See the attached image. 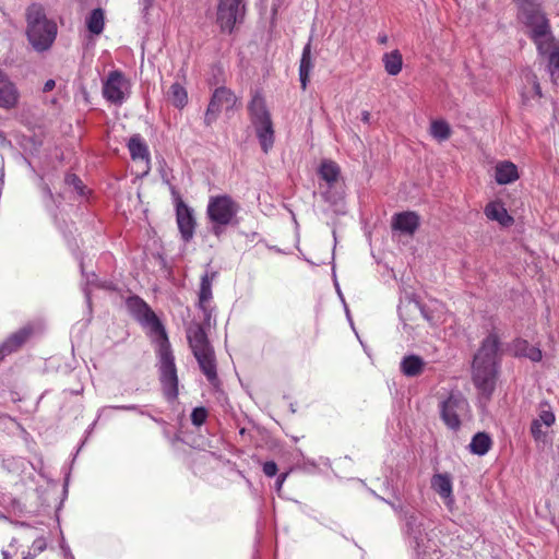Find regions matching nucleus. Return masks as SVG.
Returning <instances> with one entry per match:
<instances>
[{"label": "nucleus", "mask_w": 559, "mask_h": 559, "mask_svg": "<svg viewBox=\"0 0 559 559\" xmlns=\"http://www.w3.org/2000/svg\"><path fill=\"white\" fill-rule=\"evenodd\" d=\"M500 338L490 332L480 343L473 359V382L486 399H490L496 385L500 364Z\"/></svg>", "instance_id": "1"}, {"label": "nucleus", "mask_w": 559, "mask_h": 559, "mask_svg": "<svg viewBox=\"0 0 559 559\" xmlns=\"http://www.w3.org/2000/svg\"><path fill=\"white\" fill-rule=\"evenodd\" d=\"M58 33L57 24L49 20L40 4L33 3L26 10V37L32 48L44 52L51 48Z\"/></svg>", "instance_id": "2"}, {"label": "nucleus", "mask_w": 559, "mask_h": 559, "mask_svg": "<svg viewBox=\"0 0 559 559\" xmlns=\"http://www.w3.org/2000/svg\"><path fill=\"white\" fill-rule=\"evenodd\" d=\"M240 204L229 194L211 195L206 206L210 231L219 238L228 226L239 224Z\"/></svg>", "instance_id": "3"}, {"label": "nucleus", "mask_w": 559, "mask_h": 559, "mask_svg": "<svg viewBox=\"0 0 559 559\" xmlns=\"http://www.w3.org/2000/svg\"><path fill=\"white\" fill-rule=\"evenodd\" d=\"M248 112L261 148L267 153L273 147L275 135L271 112L261 92L255 91L252 94L248 104Z\"/></svg>", "instance_id": "4"}, {"label": "nucleus", "mask_w": 559, "mask_h": 559, "mask_svg": "<svg viewBox=\"0 0 559 559\" xmlns=\"http://www.w3.org/2000/svg\"><path fill=\"white\" fill-rule=\"evenodd\" d=\"M157 355L159 380L164 395L168 401H174L178 396V377L175 357L167 335L159 340Z\"/></svg>", "instance_id": "5"}, {"label": "nucleus", "mask_w": 559, "mask_h": 559, "mask_svg": "<svg viewBox=\"0 0 559 559\" xmlns=\"http://www.w3.org/2000/svg\"><path fill=\"white\" fill-rule=\"evenodd\" d=\"M518 7V19L526 27L528 33L537 32V35L544 34V31L550 27L549 20L543 11L542 4L536 0H513Z\"/></svg>", "instance_id": "6"}, {"label": "nucleus", "mask_w": 559, "mask_h": 559, "mask_svg": "<svg viewBox=\"0 0 559 559\" xmlns=\"http://www.w3.org/2000/svg\"><path fill=\"white\" fill-rule=\"evenodd\" d=\"M468 407L467 400L461 393H451L440 404V416L448 428L459 430L461 427L460 414Z\"/></svg>", "instance_id": "7"}, {"label": "nucleus", "mask_w": 559, "mask_h": 559, "mask_svg": "<svg viewBox=\"0 0 559 559\" xmlns=\"http://www.w3.org/2000/svg\"><path fill=\"white\" fill-rule=\"evenodd\" d=\"M236 103L237 97L230 88L225 86L216 87L210 99L204 116V123L211 126L217 119L223 108L230 110L235 107Z\"/></svg>", "instance_id": "8"}, {"label": "nucleus", "mask_w": 559, "mask_h": 559, "mask_svg": "<svg viewBox=\"0 0 559 559\" xmlns=\"http://www.w3.org/2000/svg\"><path fill=\"white\" fill-rule=\"evenodd\" d=\"M245 12L243 0H219L217 7V23L222 31L231 33Z\"/></svg>", "instance_id": "9"}, {"label": "nucleus", "mask_w": 559, "mask_h": 559, "mask_svg": "<svg viewBox=\"0 0 559 559\" xmlns=\"http://www.w3.org/2000/svg\"><path fill=\"white\" fill-rule=\"evenodd\" d=\"M176 221L181 239L189 242L194 236L197 222L192 207L187 205L180 197L176 200Z\"/></svg>", "instance_id": "10"}, {"label": "nucleus", "mask_w": 559, "mask_h": 559, "mask_svg": "<svg viewBox=\"0 0 559 559\" xmlns=\"http://www.w3.org/2000/svg\"><path fill=\"white\" fill-rule=\"evenodd\" d=\"M126 85L123 73L119 70L111 71L103 83V95L111 104L121 105L126 99L123 92Z\"/></svg>", "instance_id": "11"}, {"label": "nucleus", "mask_w": 559, "mask_h": 559, "mask_svg": "<svg viewBox=\"0 0 559 559\" xmlns=\"http://www.w3.org/2000/svg\"><path fill=\"white\" fill-rule=\"evenodd\" d=\"M127 306L138 319L144 320L146 323L151 324L153 329L159 333L160 338L167 335L156 314L142 298L139 296L129 297L127 299Z\"/></svg>", "instance_id": "12"}, {"label": "nucleus", "mask_w": 559, "mask_h": 559, "mask_svg": "<svg viewBox=\"0 0 559 559\" xmlns=\"http://www.w3.org/2000/svg\"><path fill=\"white\" fill-rule=\"evenodd\" d=\"M403 520L405 533L413 539L415 549L419 552L426 538L424 515L416 511H405Z\"/></svg>", "instance_id": "13"}, {"label": "nucleus", "mask_w": 559, "mask_h": 559, "mask_svg": "<svg viewBox=\"0 0 559 559\" xmlns=\"http://www.w3.org/2000/svg\"><path fill=\"white\" fill-rule=\"evenodd\" d=\"M33 329L31 326H23L16 332L12 333L3 343L0 344V361L7 356L17 352L31 337Z\"/></svg>", "instance_id": "14"}, {"label": "nucleus", "mask_w": 559, "mask_h": 559, "mask_svg": "<svg viewBox=\"0 0 559 559\" xmlns=\"http://www.w3.org/2000/svg\"><path fill=\"white\" fill-rule=\"evenodd\" d=\"M19 91L8 74L0 68V107L14 108L19 100Z\"/></svg>", "instance_id": "15"}, {"label": "nucleus", "mask_w": 559, "mask_h": 559, "mask_svg": "<svg viewBox=\"0 0 559 559\" xmlns=\"http://www.w3.org/2000/svg\"><path fill=\"white\" fill-rule=\"evenodd\" d=\"M187 338L193 355L213 349L200 323H191L187 328Z\"/></svg>", "instance_id": "16"}, {"label": "nucleus", "mask_w": 559, "mask_h": 559, "mask_svg": "<svg viewBox=\"0 0 559 559\" xmlns=\"http://www.w3.org/2000/svg\"><path fill=\"white\" fill-rule=\"evenodd\" d=\"M193 356L195 357L199 367L203 374L206 377L207 381L212 385H216L218 383V377L214 350L210 349L203 353L195 354Z\"/></svg>", "instance_id": "17"}, {"label": "nucleus", "mask_w": 559, "mask_h": 559, "mask_svg": "<svg viewBox=\"0 0 559 559\" xmlns=\"http://www.w3.org/2000/svg\"><path fill=\"white\" fill-rule=\"evenodd\" d=\"M528 36L536 45L538 55L547 57V59H549V56L552 51L559 48V43L556 41L551 32V27L545 29L544 34L542 35H537V32H535L528 33Z\"/></svg>", "instance_id": "18"}, {"label": "nucleus", "mask_w": 559, "mask_h": 559, "mask_svg": "<svg viewBox=\"0 0 559 559\" xmlns=\"http://www.w3.org/2000/svg\"><path fill=\"white\" fill-rule=\"evenodd\" d=\"M419 227V216L415 212H402L393 216L392 228L413 235Z\"/></svg>", "instance_id": "19"}, {"label": "nucleus", "mask_w": 559, "mask_h": 559, "mask_svg": "<svg viewBox=\"0 0 559 559\" xmlns=\"http://www.w3.org/2000/svg\"><path fill=\"white\" fill-rule=\"evenodd\" d=\"M311 41L312 37L309 38L308 43L305 45L299 62V81L300 86L305 91L308 86L310 75L314 68V61L311 53Z\"/></svg>", "instance_id": "20"}, {"label": "nucleus", "mask_w": 559, "mask_h": 559, "mask_svg": "<svg viewBox=\"0 0 559 559\" xmlns=\"http://www.w3.org/2000/svg\"><path fill=\"white\" fill-rule=\"evenodd\" d=\"M518 167L510 160L497 163L495 167V179L498 185H510L519 179Z\"/></svg>", "instance_id": "21"}, {"label": "nucleus", "mask_w": 559, "mask_h": 559, "mask_svg": "<svg viewBox=\"0 0 559 559\" xmlns=\"http://www.w3.org/2000/svg\"><path fill=\"white\" fill-rule=\"evenodd\" d=\"M485 215L488 219L496 221L502 226H510L513 223V217L500 202H489L485 207Z\"/></svg>", "instance_id": "22"}, {"label": "nucleus", "mask_w": 559, "mask_h": 559, "mask_svg": "<svg viewBox=\"0 0 559 559\" xmlns=\"http://www.w3.org/2000/svg\"><path fill=\"white\" fill-rule=\"evenodd\" d=\"M217 273H205L201 277L200 289H199V307L209 317L205 305L212 299V284Z\"/></svg>", "instance_id": "23"}, {"label": "nucleus", "mask_w": 559, "mask_h": 559, "mask_svg": "<svg viewBox=\"0 0 559 559\" xmlns=\"http://www.w3.org/2000/svg\"><path fill=\"white\" fill-rule=\"evenodd\" d=\"M128 150L133 160H150V151L141 134H133L128 141Z\"/></svg>", "instance_id": "24"}, {"label": "nucleus", "mask_w": 559, "mask_h": 559, "mask_svg": "<svg viewBox=\"0 0 559 559\" xmlns=\"http://www.w3.org/2000/svg\"><path fill=\"white\" fill-rule=\"evenodd\" d=\"M425 362L421 357L417 355L405 356L401 361V371L406 377H417L424 370Z\"/></svg>", "instance_id": "25"}, {"label": "nucleus", "mask_w": 559, "mask_h": 559, "mask_svg": "<svg viewBox=\"0 0 559 559\" xmlns=\"http://www.w3.org/2000/svg\"><path fill=\"white\" fill-rule=\"evenodd\" d=\"M492 440L487 432H477L473 436L468 450L471 453L483 456L490 450Z\"/></svg>", "instance_id": "26"}, {"label": "nucleus", "mask_w": 559, "mask_h": 559, "mask_svg": "<svg viewBox=\"0 0 559 559\" xmlns=\"http://www.w3.org/2000/svg\"><path fill=\"white\" fill-rule=\"evenodd\" d=\"M514 352L516 356L528 358L535 362L540 361L543 358L542 350L538 347L531 345L525 340L515 341Z\"/></svg>", "instance_id": "27"}, {"label": "nucleus", "mask_w": 559, "mask_h": 559, "mask_svg": "<svg viewBox=\"0 0 559 559\" xmlns=\"http://www.w3.org/2000/svg\"><path fill=\"white\" fill-rule=\"evenodd\" d=\"M341 175L340 166L333 160H323L319 167V176L333 187Z\"/></svg>", "instance_id": "28"}, {"label": "nucleus", "mask_w": 559, "mask_h": 559, "mask_svg": "<svg viewBox=\"0 0 559 559\" xmlns=\"http://www.w3.org/2000/svg\"><path fill=\"white\" fill-rule=\"evenodd\" d=\"M384 69L390 75H397L403 66V58L399 50L384 53L383 58Z\"/></svg>", "instance_id": "29"}, {"label": "nucleus", "mask_w": 559, "mask_h": 559, "mask_svg": "<svg viewBox=\"0 0 559 559\" xmlns=\"http://www.w3.org/2000/svg\"><path fill=\"white\" fill-rule=\"evenodd\" d=\"M431 486L442 498H449L452 493L451 478L447 474H437L432 477Z\"/></svg>", "instance_id": "30"}, {"label": "nucleus", "mask_w": 559, "mask_h": 559, "mask_svg": "<svg viewBox=\"0 0 559 559\" xmlns=\"http://www.w3.org/2000/svg\"><path fill=\"white\" fill-rule=\"evenodd\" d=\"M168 97L171 104L177 108H183L188 103V93L178 82L170 85Z\"/></svg>", "instance_id": "31"}, {"label": "nucleus", "mask_w": 559, "mask_h": 559, "mask_svg": "<svg viewBox=\"0 0 559 559\" xmlns=\"http://www.w3.org/2000/svg\"><path fill=\"white\" fill-rule=\"evenodd\" d=\"M86 26L94 35H99L104 31V11L100 8L91 12L86 19Z\"/></svg>", "instance_id": "32"}, {"label": "nucleus", "mask_w": 559, "mask_h": 559, "mask_svg": "<svg viewBox=\"0 0 559 559\" xmlns=\"http://www.w3.org/2000/svg\"><path fill=\"white\" fill-rule=\"evenodd\" d=\"M430 133L438 141H445L451 136L450 124L445 120H435L430 124Z\"/></svg>", "instance_id": "33"}, {"label": "nucleus", "mask_w": 559, "mask_h": 559, "mask_svg": "<svg viewBox=\"0 0 559 559\" xmlns=\"http://www.w3.org/2000/svg\"><path fill=\"white\" fill-rule=\"evenodd\" d=\"M548 72L555 83L559 82V48L551 52L548 59Z\"/></svg>", "instance_id": "34"}, {"label": "nucleus", "mask_w": 559, "mask_h": 559, "mask_svg": "<svg viewBox=\"0 0 559 559\" xmlns=\"http://www.w3.org/2000/svg\"><path fill=\"white\" fill-rule=\"evenodd\" d=\"M207 418V411L204 407H195L191 413V421L194 426H202Z\"/></svg>", "instance_id": "35"}, {"label": "nucleus", "mask_w": 559, "mask_h": 559, "mask_svg": "<svg viewBox=\"0 0 559 559\" xmlns=\"http://www.w3.org/2000/svg\"><path fill=\"white\" fill-rule=\"evenodd\" d=\"M543 426L539 419H534L531 424V433L536 441L545 440L546 431L543 429Z\"/></svg>", "instance_id": "36"}, {"label": "nucleus", "mask_w": 559, "mask_h": 559, "mask_svg": "<svg viewBox=\"0 0 559 559\" xmlns=\"http://www.w3.org/2000/svg\"><path fill=\"white\" fill-rule=\"evenodd\" d=\"M66 182L69 186H72L79 194H83L84 185L75 174L67 175Z\"/></svg>", "instance_id": "37"}, {"label": "nucleus", "mask_w": 559, "mask_h": 559, "mask_svg": "<svg viewBox=\"0 0 559 559\" xmlns=\"http://www.w3.org/2000/svg\"><path fill=\"white\" fill-rule=\"evenodd\" d=\"M537 419L540 420L542 425L550 427L555 423V415L551 411L542 409Z\"/></svg>", "instance_id": "38"}, {"label": "nucleus", "mask_w": 559, "mask_h": 559, "mask_svg": "<svg viewBox=\"0 0 559 559\" xmlns=\"http://www.w3.org/2000/svg\"><path fill=\"white\" fill-rule=\"evenodd\" d=\"M263 473L267 477H273L277 473V465L274 461H267L263 464Z\"/></svg>", "instance_id": "39"}, {"label": "nucleus", "mask_w": 559, "mask_h": 559, "mask_svg": "<svg viewBox=\"0 0 559 559\" xmlns=\"http://www.w3.org/2000/svg\"><path fill=\"white\" fill-rule=\"evenodd\" d=\"M527 81L533 84V88H534L535 94L538 97H542L543 96L542 87H540V84L538 82V79H537L536 74H534V73L527 74Z\"/></svg>", "instance_id": "40"}, {"label": "nucleus", "mask_w": 559, "mask_h": 559, "mask_svg": "<svg viewBox=\"0 0 559 559\" xmlns=\"http://www.w3.org/2000/svg\"><path fill=\"white\" fill-rule=\"evenodd\" d=\"M46 540L44 538H36L33 542L32 549L36 552V556L46 549Z\"/></svg>", "instance_id": "41"}, {"label": "nucleus", "mask_w": 559, "mask_h": 559, "mask_svg": "<svg viewBox=\"0 0 559 559\" xmlns=\"http://www.w3.org/2000/svg\"><path fill=\"white\" fill-rule=\"evenodd\" d=\"M415 306L419 309L421 316L428 321V322H431L433 317L431 314V312L426 308V306H424L421 302H419L418 300H415Z\"/></svg>", "instance_id": "42"}, {"label": "nucleus", "mask_w": 559, "mask_h": 559, "mask_svg": "<svg viewBox=\"0 0 559 559\" xmlns=\"http://www.w3.org/2000/svg\"><path fill=\"white\" fill-rule=\"evenodd\" d=\"M382 501L386 502L388 504L391 506V508L400 515L404 519V512L407 511L406 509H404L403 507L401 506H396L395 503L391 502V501H388L383 498H380Z\"/></svg>", "instance_id": "43"}, {"label": "nucleus", "mask_w": 559, "mask_h": 559, "mask_svg": "<svg viewBox=\"0 0 559 559\" xmlns=\"http://www.w3.org/2000/svg\"><path fill=\"white\" fill-rule=\"evenodd\" d=\"M124 411H126V412H132V411H135V412H138L140 415H145V411H144L142 407H140L139 405H135V404L126 405Z\"/></svg>", "instance_id": "44"}, {"label": "nucleus", "mask_w": 559, "mask_h": 559, "mask_svg": "<svg viewBox=\"0 0 559 559\" xmlns=\"http://www.w3.org/2000/svg\"><path fill=\"white\" fill-rule=\"evenodd\" d=\"M144 416H147L148 418H151L153 421H155L156 424L160 425L162 427H165V428L168 427V424L164 419L157 418V417L153 416L152 414H150L147 412H145Z\"/></svg>", "instance_id": "45"}, {"label": "nucleus", "mask_w": 559, "mask_h": 559, "mask_svg": "<svg viewBox=\"0 0 559 559\" xmlns=\"http://www.w3.org/2000/svg\"><path fill=\"white\" fill-rule=\"evenodd\" d=\"M55 86H56V82H55V80H52V79L47 80V81L45 82V84H44V88H43V91H44L45 93L50 92V91H52V90H53V87H55Z\"/></svg>", "instance_id": "46"}, {"label": "nucleus", "mask_w": 559, "mask_h": 559, "mask_svg": "<svg viewBox=\"0 0 559 559\" xmlns=\"http://www.w3.org/2000/svg\"><path fill=\"white\" fill-rule=\"evenodd\" d=\"M370 118H371V115L369 111L367 110H364L361 112V121L365 122V123H369L370 122Z\"/></svg>", "instance_id": "47"}, {"label": "nucleus", "mask_w": 559, "mask_h": 559, "mask_svg": "<svg viewBox=\"0 0 559 559\" xmlns=\"http://www.w3.org/2000/svg\"><path fill=\"white\" fill-rule=\"evenodd\" d=\"M286 477H287V473H282V474L278 476V478H277V480H276V486H277L278 488H280V487L282 486V484L285 481Z\"/></svg>", "instance_id": "48"}, {"label": "nucleus", "mask_w": 559, "mask_h": 559, "mask_svg": "<svg viewBox=\"0 0 559 559\" xmlns=\"http://www.w3.org/2000/svg\"><path fill=\"white\" fill-rule=\"evenodd\" d=\"M378 41L381 45H385L388 43V36L385 34H380L378 36Z\"/></svg>", "instance_id": "49"}, {"label": "nucleus", "mask_w": 559, "mask_h": 559, "mask_svg": "<svg viewBox=\"0 0 559 559\" xmlns=\"http://www.w3.org/2000/svg\"><path fill=\"white\" fill-rule=\"evenodd\" d=\"M36 557V552L28 551L26 555L23 556L22 559H34Z\"/></svg>", "instance_id": "50"}, {"label": "nucleus", "mask_w": 559, "mask_h": 559, "mask_svg": "<svg viewBox=\"0 0 559 559\" xmlns=\"http://www.w3.org/2000/svg\"><path fill=\"white\" fill-rule=\"evenodd\" d=\"M126 405H112L109 406V408L116 409V411H124Z\"/></svg>", "instance_id": "51"}, {"label": "nucleus", "mask_w": 559, "mask_h": 559, "mask_svg": "<svg viewBox=\"0 0 559 559\" xmlns=\"http://www.w3.org/2000/svg\"><path fill=\"white\" fill-rule=\"evenodd\" d=\"M153 0H143L144 9L147 10L152 5Z\"/></svg>", "instance_id": "52"}, {"label": "nucleus", "mask_w": 559, "mask_h": 559, "mask_svg": "<svg viewBox=\"0 0 559 559\" xmlns=\"http://www.w3.org/2000/svg\"><path fill=\"white\" fill-rule=\"evenodd\" d=\"M163 433H164V436H165L167 439H171V438H170L169 430H168V427H167V428L163 427Z\"/></svg>", "instance_id": "53"}, {"label": "nucleus", "mask_w": 559, "mask_h": 559, "mask_svg": "<svg viewBox=\"0 0 559 559\" xmlns=\"http://www.w3.org/2000/svg\"><path fill=\"white\" fill-rule=\"evenodd\" d=\"M2 557H3V559H11L10 554L7 550L2 551Z\"/></svg>", "instance_id": "54"}, {"label": "nucleus", "mask_w": 559, "mask_h": 559, "mask_svg": "<svg viewBox=\"0 0 559 559\" xmlns=\"http://www.w3.org/2000/svg\"><path fill=\"white\" fill-rule=\"evenodd\" d=\"M45 190H46L47 194L49 195V198H52V193H51L50 189L46 188Z\"/></svg>", "instance_id": "55"}]
</instances>
